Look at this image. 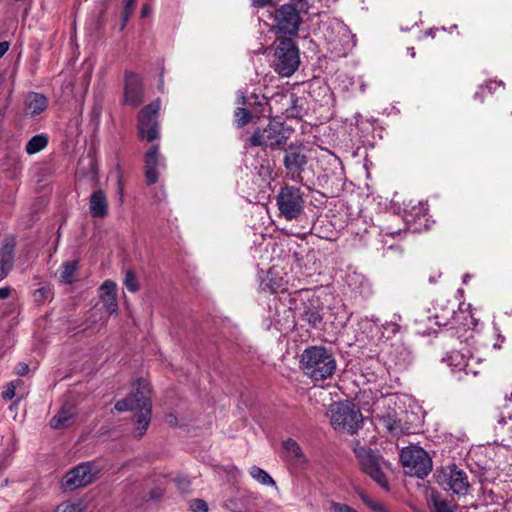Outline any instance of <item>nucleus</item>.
<instances>
[{"mask_svg":"<svg viewBox=\"0 0 512 512\" xmlns=\"http://www.w3.org/2000/svg\"><path fill=\"white\" fill-rule=\"evenodd\" d=\"M137 0H124V7L122 12V29L126 26L129 17L132 15Z\"/></svg>","mask_w":512,"mask_h":512,"instance_id":"72a5a7b5","label":"nucleus"},{"mask_svg":"<svg viewBox=\"0 0 512 512\" xmlns=\"http://www.w3.org/2000/svg\"><path fill=\"white\" fill-rule=\"evenodd\" d=\"M331 509L335 512H357L350 506L342 503L332 502Z\"/></svg>","mask_w":512,"mask_h":512,"instance_id":"a19ab883","label":"nucleus"},{"mask_svg":"<svg viewBox=\"0 0 512 512\" xmlns=\"http://www.w3.org/2000/svg\"><path fill=\"white\" fill-rule=\"evenodd\" d=\"M449 365L453 366V370L464 371L465 374L472 373L476 375L477 373L470 368V364L468 361L464 359V356L459 352H452L448 357Z\"/></svg>","mask_w":512,"mask_h":512,"instance_id":"393cba45","label":"nucleus"},{"mask_svg":"<svg viewBox=\"0 0 512 512\" xmlns=\"http://www.w3.org/2000/svg\"><path fill=\"white\" fill-rule=\"evenodd\" d=\"M470 318H471V323L473 324V326H476L477 325L476 320L472 316H470Z\"/></svg>","mask_w":512,"mask_h":512,"instance_id":"5fc2aeb1","label":"nucleus"},{"mask_svg":"<svg viewBox=\"0 0 512 512\" xmlns=\"http://www.w3.org/2000/svg\"><path fill=\"white\" fill-rule=\"evenodd\" d=\"M283 449L287 460L294 466L300 467L306 463V457L300 445L293 439L288 438L283 442Z\"/></svg>","mask_w":512,"mask_h":512,"instance_id":"a211bd4d","label":"nucleus"},{"mask_svg":"<svg viewBox=\"0 0 512 512\" xmlns=\"http://www.w3.org/2000/svg\"><path fill=\"white\" fill-rule=\"evenodd\" d=\"M331 425L336 430L356 432L363 422L359 408L350 401L337 402L330 406Z\"/></svg>","mask_w":512,"mask_h":512,"instance_id":"7ed1b4c3","label":"nucleus"},{"mask_svg":"<svg viewBox=\"0 0 512 512\" xmlns=\"http://www.w3.org/2000/svg\"><path fill=\"white\" fill-rule=\"evenodd\" d=\"M307 162L308 158L305 154L304 148L300 145L290 144L285 150L283 163L287 170V176L290 180L297 183L302 182V172L305 170Z\"/></svg>","mask_w":512,"mask_h":512,"instance_id":"ddd939ff","label":"nucleus"},{"mask_svg":"<svg viewBox=\"0 0 512 512\" xmlns=\"http://www.w3.org/2000/svg\"><path fill=\"white\" fill-rule=\"evenodd\" d=\"M495 431L502 442H512V416L502 415L497 421Z\"/></svg>","mask_w":512,"mask_h":512,"instance_id":"4be33fe9","label":"nucleus"},{"mask_svg":"<svg viewBox=\"0 0 512 512\" xmlns=\"http://www.w3.org/2000/svg\"><path fill=\"white\" fill-rule=\"evenodd\" d=\"M15 240L12 237L6 238L0 249V279H4L14 264Z\"/></svg>","mask_w":512,"mask_h":512,"instance_id":"dca6fc26","label":"nucleus"},{"mask_svg":"<svg viewBox=\"0 0 512 512\" xmlns=\"http://www.w3.org/2000/svg\"><path fill=\"white\" fill-rule=\"evenodd\" d=\"M437 483L445 490L463 496L469 491L470 484L466 472L455 465L442 467L437 472Z\"/></svg>","mask_w":512,"mask_h":512,"instance_id":"6e6552de","label":"nucleus"},{"mask_svg":"<svg viewBox=\"0 0 512 512\" xmlns=\"http://www.w3.org/2000/svg\"><path fill=\"white\" fill-rule=\"evenodd\" d=\"M353 451L359 461L361 469L368 474L382 488L388 490L389 485L382 471L384 461L372 449L361 446L359 441L353 444Z\"/></svg>","mask_w":512,"mask_h":512,"instance_id":"423d86ee","label":"nucleus"},{"mask_svg":"<svg viewBox=\"0 0 512 512\" xmlns=\"http://www.w3.org/2000/svg\"><path fill=\"white\" fill-rule=\"evenodd\" d=\"M89 210L94 218H103L108 214L107 197L102 190H96L91 194Z\"/></svg>","mask_w":512,"mask_h":512,"instance_id":"f3484780","label":"nucleus"},{"mask_svg":"<svg viewBox=\"0 0 512 512\" xmlns=\"http://www.w3.org/2000/svg\"><path fill=\"white\" fill-rule=\"evenodd\" d=\"M25 104L30 115L36 116L47 108L48 100L43 94L30 92L26 97Z\"/></svg>","mask_w":512,"mask_h":512,"instance_id":"aec40b11","label":"nucleus"},{"mask_svg":"<svg viewBox=\"0 0 512 512\" xmlns=\"http://www.w3.org/2000/svg\"><path fill=\"white\" fill-rule=\"evenodd\" d=\"M300 64L299 51L295 42L290 38L279 39L274 53V69L283 76L290 77Z\"/></svg>","mask_w":512,"mask_h":512,"instance_id":"20e7f679","label":"nucleus"},{"mask_svg":"<svg viewBox=\"0 0 512 512\" xmlns=\"http://www.w3.org/2000/svg\"><path fill=\"white\" fill-rule=\"evenodd\" d=\"M106 310L110 314H116L118 311V303L116 295L100 296Z\"/></svg>","mask_w":512,"mask_h":512,"instance_id":"2f4dec72","label":"nucleus"},{"mask_svg":"<svg viewBox=\"0 0 512 512\" xmlns=\"http://www.w3.org/2000/svg\"><path fill=\"white\" fill-rule=\"evenodd\" d=\"M85 506L82 501H66L59 504L54 512H82Z\"/></svg>","mask_w":512,"mask_h":512,"instance_id":"c85d7f7f","label":"nucleus"},{"mask_svg":"<svg viewBox=\"0 0 512 512\" xmlns=\"http://www.w3.org/2000/svg\"><path fill=\"white\" fill-rule=\"evenodd\" d=\"M124 102L133 107L143 102L141 78L133 72L125 73Z\"/></svg>","mask_w":512,"mask_h":512,"instance_id":"4468645a","label":"nucleus"},{"mask_svg":"<svg viewBox=\"0 0 512 512\" xmlns=\"http://www.w3.org/2000/svg\"><path fill=\"white\" fill-rule=\"evenodd\" d=\"M511 398H512V393H511Z\"/></svg>","mask_w":512,"mask_h":512,"instance_id":"6e6d98bb","label":"nucleus"},{"mask_svg":"<svg viewBox=\"0 0 512 512\" xmlns=\"http://www.w3.org/2000/svg\"><path fill=\"white\" fill-rule=\"evenodd\" d=\"M77 268L76 262L65 263L60 272V277L65 283H72L74 280V274Z\"/></svg>","mask_w":512,"mask_h":512,"instance_id":"c756f323","label":"nucleus"},{"mask_svg":"<svg viewBox=\"0 0 512 512\" xmlns=\"http://www.w3.org/2000/svg\"><path fill=\"white\" fill-rule=\"evenodd\" d=\"M273 30L281 35H296L301 24L300 13L293 5H282L275 10Z\"/></svg>","mask_w":512,"mask_h":512,"instance_id":"9b49d317","label":"nucleus"},{"mask_svg":"<svg viewBox=\"0 0 512 512\" xmlns=\"http://www.w3.org/2000/svg\"><path fill=\"white\" fill-rule=\"evenodd\" d=\"M400 461L406 474L423 478L432 469V461L420 447H406L400 453Z\"/></svg>","mask_w":512,"mask_h":512,"instance_id":"0eeeda50","label":"nucleus"},{"mask_svg":"<svg viewBox=\"0 0 512 512\" xmlns=\"http://www.w3.org/2000/svg\"><path fill=\"white\" fill-rule=\"evenodd\" d=\"M9 43L7 41L0 42V58L8 51Z\"/></svg>","mask_w":512,"mask_h":512,"instance_id":"49530a36","label":"nucleus"},{"mask_svg":"<svg viewBox=\"0 0 512 512\" xmlns=\"http://www.w3.org/2000/svg\"><path fill=\"white\" fill-rule=\"evenodd\" d=\"M151 399L149 385L145 380H138L134 391L127 398L119 400L115 409L119 412L138 411L134 415L135 432L141 437L147 430L151 420Z\"/></svg>","mask_w":512,"mask_h":512,"instance_id":"f257e3e1","label":"nucleus"},{"mask_svg":"<svg viewBox=\"0 0 512 512\" xmlns=\"http://www.w3.org/2000/svg\"><path fill=\"white\" fill-rule=\"evenodd\" d=\"M29 371V366L26 363H19L16 367V373L20 376L27 374Z\"/></svg>","mask_w":512,"mask_h":512,"instance_id":"c03bdc74","label":"nucleus"},{"mask_svg":"<svg viewBox=\"0 0 512 512\" xmlns=\"http://www.w3.org/2000/svg\"><path fill=\"white\" fill-rule=\"evenodd\" d=\"M408 50L410 51L411 56L414 57L415 56L414 48H409Z\"/></svg>","mask_w":512,"mask_h":512,"instance_id":"864d4df0","label":"nucleus"},{"mask_svg":"<svg viewBox=\"0 0 512 512\" xmlns=\"http://www.w3.org/2000/svg\"><path fill=\"white\" fill-rule=\"evenodd\" d=\"M124 285L130 292H137L139 287L136 276L132 270H128L125 274Z\"/></svg>","mask_w":512,"mask_h":512,"instance_id":"f704fd0d","label":"nucleus"},{"mask_svg":"<svg viewBox=\"0 0 512 512\" xmlns=\"http://www.w3.org/2000/svg\"><path fill=\"white\" fill-rule=\"evenodd\" d=\"M379 425L385 428L388 432L393 435H399L402 432L401 421L396 417L395 414L377 415Z\"/></svg>","mask_w":512,"mask_h":512,"instance_id":"5701e85b","label":"nucleus"},{"mask_svg":"<svg viewBox=\"0 0 512 512\" xmlns=\"http://www.w3.org/2000/svg\"><path fill=\"white\" fill-rule=\"evenodd\" d=\"M430 501L434 512H455L457 509V504L443 499L439 493H433Z\"/></svg>","mask_w":512,"mask_h":512,"instance_id":"a878e982","label":"nucleus"},{"mask_svg":"<svg viewBox=\"0 0 512 512\" xmlns=\"http://www.w3.org/2000/svg\"><path fill=\"white\" fill-rule=\"evenodd\" d=\"M237 99H238L237 102L239 104H243L244 105L246 103V97H245L244 93L241 92V91L238 92Z\"/></svg>","mask_w":512,"mask_h":512,"instance_id":"09e8293b","label":"nucleus"},{"mask_svg":"<svg viewBox=\"0 0 512 512\" xmlns=\"http://www.w3.org/2000/svg\"><path fill=\"white\" fill-rule=\"evenodd\" d=\"M9 295H10V288H8V287L0 288V299H6L9 297Z\"/></svg>","mask_w":512,"mask_h":512,"instance_id":"de8ad7c7","label":"nucleus"},{"mask_svg":"<svg viewBox=\"0 0 512 512\" xmlns=\"http://www.w3.org/2000/svg\"><path fill=\"white\" fill-rule=\"evenodd\" d=\"M176 485L181 491H186L190 485L189 481L185 477L175 479Z\"/></svg>","mask_w":512,"mask_h":512,"instance_id":"37998d69","label":"nucleus"},{"mask_svg":"<svg viewBox=\"0 0 512 512\" xmlns=\"http://www.w3.org/2000/svg\"><path fill=\"white\" fill-rule=\"evenodd\" d=\"M99 473L100 468L96 463H81L66 473L62 485L66 490L73 491L92 483Z\"/></svg>","mask_w":512,"mask_h":512,"instance_id":"1a4fd4ad","label":"nucleus"},{"mask_svg":"<svg viewBox=\"0 0 512 512\" xmlns=\"http://www.w3.org/2000/svg\"><path fill=\"white\" fill-rule=\"evenodd\" d=\"M276 203L280 215L289 221L298 219L304 212V194L295 186H283L276 196Z\"/></svg>","mask_w":512,"mask_h":512,"instance_id":"39448f33","label":"nucleus"},{"mask_svg":"<svg viewBox=\"0 0 512 512\" xmlns=\"http://www.w3.org/2000/svg\"><path fill=\"white\" fill-rule=\"evenodd\" d=\"M155 487L152 488L149 492V499L151 500H159L163 496L165 487L168 484V479L166 476L158 475L153 480Z\"/></svg>","mask_w":512,"mask_h":512,"instance_id":"bb28decb","label":"nucleus"},{"mask_svg":"<svg viewBox=\"0 0 512 512\" xmlns=\"http://www.w3.org/2000/svg\"><path fill=\"white\" fill-rule=\"evenodd\" d=\"M300 368L314 382L330 378L336 369L333 353L323 346L306 348L300 357Z\"/></svg>","mask_w":512,"mask_h":512,"instance_id":"f03ea898","label":"nucleus"},{"mask_svg":"<svg viewBox=\"0 0 512 512\" xmlns=\"http://www.w3.org/2000/svg\"><path fill=\"white\" fill-rule=\"evenodd\" d=\"M275 271L273 269L269 270L265 285L271 290V292L276 293L280 290H283L282 279L279 280L274 279Z\"/></svg>","mask_w":512,"mask_h":512,"instance_id":"7c9ffc66","label":"nucleus"},{"mask_svg":"<svg viewBox=\"0 0 512 512\" xmlns=\"http://www.w3.org/2000/svg\"><path fill=\"white\" fill-rule=\"evenodd\" d=\"M75 412L73 406H63L51 419L50 425L54 429L66 428L72 425Z\"/></svg>","mask_w":512,"mask_h":512,"instance_id":"412c9836","label":"nucleus"},{"mask_svg":"<svg viewBox=\"0 0 512 512\" xmlns=\"http://www.w3.org/2000/svg\"><path fill=\"white\" fill-rule=\"evenodd\" d=\"M362 500L372 510H374L376 512H386V508H385L384 504H382L381 502L373 500L366 496H362Z\"/></svg>","mask_w":512,"mask_h":512,"instance_id":"4c0bfd02","label":"nucleus"},{"mask_svg":"<svg viewBox=\"0 0 512 512\" xmlns=\"http://www.w3.org/2000/svg\"><path fill=\"white\" fill-rule=\"evenodd\" d=\"M287 5H293L298 13H307L309 9L308 0H290Z\"/></svg>","mask_w":512,"mask_h":512,"instance_id":"ea45409f","label":"nucleus"},{"mask_svg":"<svg viewBox=\"0 0 512 512\" xmlns=\"http://www.w3.org/2000/svg\"><path fill=\"white\" fill-rule=\"evenodd\" d=\"M301 317L312 327H317L323 319L318 300H310L307 303H304Z\"/></svg>","mask_w":512,"mask_h":512,"instance_id":"6ab92c4d","label":"nucleus"},{"mask_svg":"<svg viewBox=\"0 0 512 512\" xmlns=\"http://www.w3.org/2000/svg\"><path fill=\"white\" fill-rule=\"evenodd\" d=\"M235 121L239 127L245 126L250 120V112L245 108H237L234 113Z\"/></svg>","mask_w":512,"mask_h":512,"instance_id":"473e14b6","label":"nucleus"},{"mask_svg":"<svg viewBox=\"0 0 512 512\" xmlns=\"http://www.w3.org/2000/svg\"><path fill=\"white\" fill-rule=\"evenodd\" d=\"M272 0H252V4L255 7H265L271 3Z\"/></svg>","mask_w":512,"mask_h":512,"instance_id":"a18cd8bd","label":"nucleus"},{"mask_svg":"<svg viewBox=\"0 0 512 512\" xmlns=\"http://www.w3.org/2000/svg\"><path fill=\"white\" fill-rule=\"evenodd\" d=\"M189 507L193 512H207L208 511V505L202 499L192 500L189 504Z\"/></svg>","mask_w":512,"mask_h":512,"instance_id":"58836bf2","label":"nucleus"},{"mask_svg":"<svg viewBox=\"0 0 512 512\" xmlns=\"http://www.w3.org/2000/svg\"><path fill=\"white\" fill-rule=\"evenodd\" d=\"M287 138L281 125L270 123L263 129H257L251 136L250 143L253 146L277 149L286 143Z\"/></svg>","mask_w":512,"mask_h":512,"instance_id":"f8f14e48","label":"nucleus"},{"mask_svg":"<svg viewBox=\"0 0 512 512\" xmlns=\"http://www.w3.org/2000/svg\"><path fill=\"white\" fill-rule=\"evenodd\" d=\"M100 296L116 295V284L111 280H106L100 287Z\"/></svg>","mask_w":512,"mask_h":512,"instance_id":"e433bc0d","label":"nucleus"},{"mask_svg":"<svg viewBox=\"0 0 512 512\" xmlns=\"http://www.w3.org/2000/svg\"><path fill=\"white\" fill-rule=\"evenodd\" d=\"M250 475L252 476L253 479L258 481L262 485H275V481L273 480V478L265 470L257 466H252L250 468Z\"/></svg>","mask_w":512,"mask_h":512,"instance_id":"cd10ccee","label":"nucleus"},{"mask_svg":"<svg viewBox=\"0 0 512 512\" xmlns=\"http://www.w3.org/2000/svg\"><path fill=\"white\" fill-rule=\"evenodd\" d=\"M49 138L45 133L33 136L26 144L25 151L29 155L36 154L48 145Z\"/></svg>","mask_w":512,"mask_h":512,"instance_id":"b1692460","label":"nucleus"},{"mask_svg":"<svg viewBox=\"0 0 512 512\" xmlns=\"http://www.w3.org/2000/svg\"><path fill=\"white\" fill-rule=\"evenodd\" d=\"M46 293L47 291L44 288H41L35 291V296L37 297L39 295L40 297H44Z\"/></svg>","mask_w":512,"mask_h":512,"instance_id":"603ef678","label":"nucleus"},{"mask_svg":"<svg viewBox=\"0 0 512 512\" xmlns=\"http://www.w3.org/2000/svg\"><path fill=\"white\" fill-rule=\"evenodd\" d=\"M150 13V9L147 5H143L141 9V17H146Z\"/></svg>","mask_w":512,"mask_h":512,"instance_id":"8fccbe9b","label":"nucleus"},{"mask_svg":"<svg viewBox=\"0 0 512 512\" xmlns=\"http://www.w3.org/2000/svg\"><path fill=\"white\" fill-rule=\"evenodd\" d=\"M160 100L157 99L146 105L138 116V133L142 139L152 142L158 138V112L160 110Z\"/></svg>","mask_w":512,"mask_h":512,"instance_id":"9d476101","label":"nucleus"},{"mask_svg":"<svg viewBox=\"0 0 512 512\" xmlns=\"http://www.w3.org/2000/svg\"><path fill=\"white\" fill-rule=\"evenodd\" d=\"M15 396V386L13 383L8 384L7 388L3 391L2 397L4 400H11Z\"/></svg>","mask_w":512,"mask_h":512,"instance_id":"79ce46f5","label":"nucleus"},{"mask_svg":"<svg viewBox=\"0 0 512 512\" xmlns=\"http://www.w3.org/2000/svg\"><path fill=\"white\" fill-rule=\"evenodd\" d=\"M159 146L152 145L145 154V179L148 185L158 181V168L164 167L163 158L158 153Z\"/></svg>","mask_w":512,"mask_h":512,"instance_id":"2eb2a0df","label":"nucleus"},{"mask_svg":"<svg viewBox=\"0 0 512 512\" xmlns=\"http://www.w3.org/2000/svg\"><path fill=\"white\" fill-rule=\"evenodd\" d=\"M493 84H495V85H496V84L501 85V84H502V82L489 81V82L486 84V88H487L489 91H491V90L493 89V87H492V85H493Z\"/></svg>","mask_w":512,"mask_h":512,"instance_id":"3c124183","label":"nucleus"},{"mask_svg":"<svg viewBox=\"0 0 512 512\" xmlns=\"http://www.w3.org/2000/svg\"><path fill=\"white\" fill-rule=\"evenodd\" d=\"M454 309H447L446 313L442 315L435 314L436 324L439 326H447L450 325V316H454Z\"/></svg>","mask_w":512,"mask_h":512,"instance_id":"c9c22d12","label":"nucleus"}]
</instances>
